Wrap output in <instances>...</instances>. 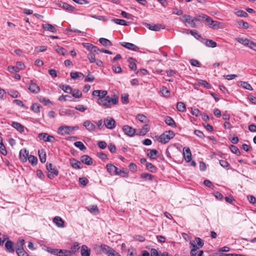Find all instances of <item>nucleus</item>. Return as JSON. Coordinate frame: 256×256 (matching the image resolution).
Segmentation results:
<instances>
[{
    "label": "nucleus",
    "instance_id": "7",
    "mask_svg": "<svg viewBox=\"0 0 256 256\" xmlns=\"http://www.w3.org/2000/svg\"><path fill=\"white\" fill-rule=\"evenodd\" d=\"M38 137L40 139L44 142H54L55 140V138L52 136L48 135L47 133L45 132L39 134Z\"/></svg>",
    "mask_w": 256,
    "mask_h": 256
},
{
    "label": "nucleus",
    "instance_id": "10",
    "mask_svg": "<svg viewBox=\"0 0 256 256\" xmlns=\"http://www.w3.org/2000/svg\"><path fill=\"white\" fill-rule=\"evenodd\" d=\"M106 126L109 129H113L116 127V122L112 118H108L104 120Z\"/></svg>",
    "mask_w": 256,
    "mask_h": 256
},
{
    "label": "nucleus",
    "instance_id": "11",
    "mask_svg": "<svg viewBox=\"0 0 256 256\" xmlns=\"http://www.w3.org/2000/svg\"><path fill=\"white\" fill-rule=\"evenodd\" d=\"M118 103V98L114 96V98H110L107 96V104L106 108H110L112 104L115 105Z\"/></svg>",
    "mask_w": 256,
    "mask_h": 256
},
{
    "label": "nucleus",
    "instance_id": "34",
    "mask_svg": "<svg viewBox=\"0 0 256 256\" xmlns=\"http://www.w3.org/2000/svg\"><path fill=\"white\" fill-rule=\"evenodd\" d=\"M236 40L240 44L248 47H250L252 42V41L247 38L244 39L242 38H236Z\"/></svg>",
    "mask_w": 256,
    "mask_h": 256
},
{
    "label": "nucleus",
    "instance_id": "50",
    "mask_svg": "<svg viewBox=\"0 0 256 256\" xmlns=\"http://www.w3.org/2000/svg\"><path fill=\"white\" fill-rule=\"evenodd\" d=\"M74 145L75 146L79 148L82 151H84L86 149V148L84 144L80 141L75 142L74 143Z\"/></svg>",
    "mask_w": 256,
    "mask_h": 256
},
{
    "label": "nucleus",
    "instance_id": "28",
    "mask_svg": "<svg viewBox=\"0 0 256 256\" xmlns=\"http://www.w3.org/2000/svg\"><path fill=\"white\" fill-rule=\"evenodd\" d=\"M158 154V151L156 150H148L147 156L152 159H156V156Z\"/></svg>",
    "mask_w": 256,
    "mask_h": 256
},
{
    "label": "nucleus",
    "instance_id": "62",
    "mask_svg": "<svg viewBox=\"0 0 256 256\" xmlns=\"http://www.w3.org/2000/svg\"><path fill=\"white\" fill-rule=\"evenodd\" d=\"M8 93L10 96L14 98L18 97V92L16 90H10L8 91Z\"/></svg>",
    "mask_w": 256,
    "mask_h": 256
},
{
    "label": "nucleus",
    "instance_id": "37",
    "mask_svg": "<svg viewBox=\"0 0 256 256\" xmlns=\"http://www.w3.org/2000/svg\"><path fill=\"white\" fill-rule=\"evenodd\" d=\"M136 118L142 123L146 124L148 122V118L142 114H138L136 116Z\"/></svg>",
    "mask_w": 256,
    "mask_h": 256
},
{
    "label": "nucleus",
    "instance_id": "58",
    "mask_svg": "<svg viewBox=\"0 0 256 256\" xmlns=\"http://www.w3.org/2000/svg\"><path fill=\"white\" fill-rule=\"evenodd\" d=\"M96 155L103 161H106L108 159L107 155L102 152H98L97 153Z\"/></svg>",
    "mask_w": 256,
    "mask_h": 256
},
{
    "label": "nucleus",
    "instance_id": "61",
    "mask_svg": "<svg viewBox=\"0 0 256 256\" xmlns=\"http://www.w3.org/2000/svg\"><path fill=\"white\" fill-rule=\"evenodd\" d=\"M39 100L40 101V102H42L46 106L48 105L51 104V102L49 99H48L44 97L41 96Z\"/></svg>",
    "mask_w": 256,
    "mask_h": 256
},
{
    "label": "nucleus",
    "instance_id": "18",
    "mask_svg": "<svg viewBox=\"0 0 256 256\" xmlns=\"http://www.w3.org/2000/svg\"><path fill=\"white\" fill-rule=\"evenodd\" d=\"M46 170L48 171L49 172L53 174L56 176H57L58 174V171L56 168L55 166H54L52 164H46Z\"/></svg>",
    "mask_w": 256,
    "mask_h": 256
},
{
    "label": "nucleus",
    "instance_id": "12",
    "mask_svg": "<svg viewBox=\"0 0 256 256\" xmlns=\"http://www.w3.org/2000/svg\"><path fill=\"white\" fill-rule=\"evenodd\" d=\"M28 151L26 148L22 149L20 152V158L22 162H26L28 156Z\"/></svg>",
    "mask_w": 256,
    "mask_h": 256
},
{
    "label": "nucleus",
    "instance_id": "42",
    "mask_svg": "<svg viewBox=\"0 0 256 256\" xmlns=\"http://www.w3.org/2000/svg\"><path fill=\"white\" fill-rule=\"evenodd\" d=\"M70 94L76 98H80L82 96V93L80 90L76 89H72Z\"/></svg>",
    "mask_w": 256,
    "mask_h": 256
},
{
    "label": "nucleus",
    "instance_id": "14",
    "mask_svg": "<svg viewBox=\"0 0 256 256\" xmlns=\"http://www.w3.org/2000/svg\"><path fill=\"white\" fill-rule=\"evenodd\" d=\"M183 155L187 162H190L192 160V154L188 148H184L183 149Z\"/></svg>",
    "mask_w": 256,
    "mask_h": 256
},
{
    "label": "nucleus",
    "instance_id": "31",
    "mask_svg": "<svg viewBox=\"0 0 256 256\" xmlns=\"http://www.w3.org/2000/svg\"><path fill=\"white\" fill-rule=\"evenodd\" d=\"M107 170L111 175H114V170H117V167L112 164H106Z\"/></svg>",
    "mask_w": 256,
    "mask_h": 256
},
{
    "label": "nucleus",
    "instance_id": "23",
    "mask_svg": "<svg viewBox=\"0 0 256 256\" xmlns=\"http://www.w3.org/2000/svg\"><path fill=\"white\" fill-rule=\"evenodd\" d=\"M150 130V126L148 124H145L142 129L138 130L136 134L139 136L145 135Z\"/></svg>",
    "mask_w": 256,
    "mask_h": 256
},
{
    "label": "nucleus",
    "instance_id": "43",
    "mask_svg": "<svg viewBox=\"0 0 256 256\" xmlns=\"http://www.w3.org/2000/svg\"><path fill=\"white\" fill-rule=\"evenodd\" d=\"M60 88L62 90L65 92L70 94L72 88L68 85L60 84Z\"/></svg>",
    "mask_w": 256,
    "mask_h": 256
},
{
    "label": "nucleus",
    "instance_id": "32",
    "mask_svg": "<svg viewBox=\"0 0 256 256\" xmlns=\"http://www.w3.org/2000/svg\"><path fill=\"white\" fill-rule=\"evenodd\" d=\"M166 123L172 127H176V124L174 121V120L170 116H166L165 117V120H164Z\"/></svg>",
    "mask_w": 256,
    "mask_h": 256
},
{
    "label": "nucleus",
    "instance_id": "35",
    "mask_svg": "<svg viewBox=\"0 0 256 256\" xmlns=\"http://www.w3.org/2000/svg\"><path fill=\"white\" fill-rule=\"evenodd\" d=\"M99 42L104 46L107 47L112 46V42L108 39L105 38H100Z\"/></svg>",
    "mask_w": 256,
    "mask_h": 256
},
{
    "label": "nucleus",
    "instance_id": "40",
    "mask_svg": "<svg viewBox=\"0 0 256 256\" xmlns=\"http://www.w3.org/2000/svg\"><path fill=\"white\" fill-rule=\"evenodd\" d=\"M0 152L4 155L6 156L7 154V151L6 150V147L2 142V138L0 136Z\"/></svg>",
    "mask_w": 256,
    "mask_h": 256
},
{
    "label": "nucleus",
    "instance_id": "60",
    "mask_svg": "<svg viewBox=\"0 0 256 256\" xmlns=\"http://www.w3.org/2000/svg\"><path fill=\"white\" fill-rule=\"evenodd\" d=\"M56 52L62 55H64L66 52V50L64 48L58 46L56 48Z\"/></svg>",
    "mask_w": 256,
    "mask_h": 256
},
{
    "label": "nucleus",
    "instance_id": "15",
    "mask_svg": "<svg viewBox=\"0 0 256 256\" xmlns=\"http://www.w3.org/2000/svg\"><path fill=\"white\" fill-rule=\"evenodd\" d=\"M120 44L122 46H124L128 50H134V51H137L139 49L138 46H137L135 44L130 43V42H122L120 43Z\"/></svg>",
    "mask_w": 256,
    "mask_h": 256
},
{
    "label": "nucleus",
    "instance_id": "45",
    "mask_svg": "<svg viewBox=\"0 0 256 256\" xmlns=\"http://www.w3.org/2000/svg\"><path fill=\"white\" fill-rule=\"evenodd\" d=\"M38 154L39 156L40 160L41 162L44 163L46 161V154L44 153V150H38Z\"/></svg>",
    "mask_w": 256,
    "mask_h": 256
},
{
    "label": "nucleus",
    "instance_id": "27",
    "mask_svg": "<svg viewBox=\"0 0 256 256\" xmlns=\"http://www.w3.org/2000/svg\"><path fill=\"white\" fill-rule=\"evenodd\" d=\"M12 126L20 132H24V126L19 122H14L12 124Z\"/></svg>",
    "mask_w": 256,
    "mask_h": 256
},
{
    "label": "nucleus",
    "instance_id": "20",
    "mask_svg": "<svg viewBox=\"0 0 256 256\" xmlns=\"http://www.w3.org/2000/svg\"><path fill=\"white\" fill-rule=\"evenodd\" d=\"M70 163L72 165V166L74 169H81L82 164L81 162L78 160H77L72 158L70 159Z\"/></svg>",
    "mask_w": 256,
    "mask_h": 256
},
{
    "label": "nucleus",
    "instance_id": "39",
    "mask_svg": "<svg viewBox=\"0 0 256 256\" xmlns=\"http://www.w3.org/2000/svg\"><path fill=\"white\" fill-rule=\"evenodd\" d=\"M129 62L128 66L132 70H136V65L135 62V60L132 58H130L128 60Z\"/></svg>",
    "mask_w": 256,
    "mask_h": 256
},
{
    "label": "nucleus",
    "instance_id": "24",
    "mask_svg": "<svg viewBox=\"0 0 256 256\" xmlns=\"http://www.w3.org/2000/svg\"><path fill=\"white\" fill-rule=\"evenodd\" d=\"M90 250L86 246L82 245V246L80 253L82 256H90Z\"/></svg>",
    "mask_w": 256,
    "mask_h": 256
},
{
    "label": "nucleus",
    "instance_id": "22",
    "mask_svg": "<svg viewBox=\"0 0 256 256\" xmlns=\"http://www.w3.org/2000/svg\"><path fill=\"white\" fill-rule=\"evenodd\" d=\"M83 125L90 132L94 131L96 128V126L88 120L84 122Z\"/></svg>",
    "mask_w": 256,
    "mask_h": 256
},
{
    "label": "nucleus",
    "instance_id": "47",
    "mask_svg": "<svg viewBox=\"0 0 256 256\" xmlns=\"http://www.w3.org/2000/svg\"><path fill=\"white\" fill-rule=\"evenodd\" d=\"M177 110L180 112H184L186 110V105L183 102H178L176 105Z\"/></svg>",
    "mask_w": 256,
    "mask_h": 256
},
{
    "label": "nucleus",
    "instance_id": "52",
    "mask_svg": "<svg viewBox=\"0 0 256 256\" xmlns=\"http://www.w3.org/2000/svg\"><path fill=\"white\" fill-rule=\"evenodd\" d=\"M28 160L29 162L33 166L36 165L38 162L37 158L32 155L29 156Z\"/></svg>",
    "mask_w": 256,
    "mask_h": 256
},
{
    "label": "nucleus",
    "instance_id": "19",
    "mask_svg": "<svg viewBox=\"0 0 256 256\" xmlns=\"http://www.w3.org/2000/svg\"><path fill=\"white\" fill-rule=\"evenodd\" d=\"M84 46L86 48L87 50L90 51L92 53L95 52L99 50L96 46L89 43H83Z\"/></svg>",
    "mask_w": 256,
    "mask_h": 256
},
{
    "label": "nucleus",
    "instance_id": "53",
    "mask_svg": "<svg viewBox=\"0 0 256 256\" xmlns=\"http://www.w3.org/2000/svg\"><path fill=\"white\" fill-rule=\"evenodd\" d=\"M240 86L244 88L250 90H252L253 88L252 86L246 82H240Z\"/></svg>",
    "mask_w": 256,
    "mask_h": 256
},
{
    "label": "nucleus",
    "instance_id": "1",
    "mask_svg": "<svg viewBox=\"0 0 256 256\" xmlns=\"http://www.w3.org/2000/svg\"><path fill=\"white\" fill-rule=\"evenodd\" d=\"M174 135V133L172 130L166 131L159 136L158 141L160 142L165 144L172 138Z\"/></svg>",
    "mask_w": 256,
    "mask_h": 256
},
{
    "label": "nucleus",
    "instance_id": "46",
    "mask_svg": "<svg viewBox=\"0 0 256 256\" xmlns=\"http://www.w3.org/2000/svg\"><path fill=\"white\" fill-rule=\"evenodd\" d=\"M98 102L99 105L106 108V104H108L107 96L105 98H98Z\"/></svg>",
    "mask_w": 256,
    "mask_h": 256
},
{
    "label": "nucleus",
    "instance_id": "6",
    "mask_svg": "<svg viewBox=\"0 0 256 256\" xmlns=\"http://www.w3.org/2000/svg\"><path fill=\"white\" fill-rule=\"evenodd\" d=\"M122 130L124 134L130 137L134 136L136 132V129L133 128L132 127L128 125L124 126Z\"/></svg>",
    "mask_w": 256,
    "mask_h": 256
},
{
    "label": "nucleus",
    "instance_id": "59",
    "mask_svg": "<svg viewBox=\"0 0 256 256\" xmlns=\"http://www.w3.org/2000/svg\"><path fill=\"white\" fill-rule=\"evenodd\" d=\"M190 34L193 36L195 38L198 40L202 39V36L200 34L198 33V32L196 30H190Z\"/></svg>",
    "mask_w": 256,
    "mask_h": 256
},
{
    "label": "nucleus",
    "instance_id": "21",
    "mask_svg": "<svg viewBox=\"0 0 256 256\" xmlns=\"http://www.w3.org/2000/svg\"><path fill=\"white\" fill-rule=\"evenodd\" d=\"M202 43H204L206 46L214 48L216 46V43L212 40L204 39L202 38V40H200Z\"/></svg>",
    "mask_w": 256,
    "mask_h": 256
},
{
    "label": "nucleus",
    "instance_id": "29",
    "mask_svg": "<svg viewBox=\"0 0 256 256\" xmlns=\"http://www.w3.org/2000/svg\"><path fill=\"white\" fill-rule=\"evenodd\" d=\"M72 252L69 250L58 249V256H71Z\"/></svg>",
    "mask_w": 256,
    "mask_h": 256
},
{
    "label": "nucleus",
    "instance_id": "13",
    "mask_svg": "<svg viewBox=\"0 0 256 256\" xmlns=\"http://www.w3.org/2000/svg\"><path fill=\"white\" fill-rule=\"evenodd\" d=\"M5 248L7 252L14 253L15 251L14 243L10 240H8L5 243Z\"/></svg>",
    "mask_w": 256,
    "mask_h": 256
},
{
    "label": "nucleus",
    "instance_id": "57",
    "mask_svg": "<svg viewBox=\"0 0 256 256\" xmlns=\"http://www.w3.org/2000/svg\"><path fill=\"white\" fill-rule=\"evenodd\" d=\"M198 83L202 86H203L204 88L210 89L211 88L210 84L208 83L206 80H198Z\"/></svg>",
    "mask_w": 256,
    "mask_h": 256
},
{
    "label": "nucleus",
    "instance_id": "55",
    "mask_svg": "<svg viewBox=\"0 0 256 256\" xmlns=\"http://www.w3.org/2000/svg\"><path fill=\"white\" fill-rule=\"evenodd\" d=\"M70 76L73 79H76L80 76L82 78L84 76V74L82 72H71L70 74Z\"/></svg>",
    "mask_w": 256,
    "mask_h": 256
},
{
    "label": "nucleus",
    "instance_id": "5",
    "mask_svg": "<svg viewBox=\"0 0 256 256\" xmlns=\"http://www.w3.org/2000/svg\"><path fill=\"white\" fill-rule=\"evenodd\" d=\"M25 68L24 64L21 62H18L15 66H8V70L10 73L18 72L20 70H24Z\"/></svg>",
    "mask_w": 256,
    "mask_h": 256
},
{
    "label": "nucleus",
    "instance_id": "63",
    "mask_svg": "<svg viewBox=\"0 0 256 256\" xmlns=\"http://www.w3.org/2000/svg\"><path fill=\"white\" fill-rule=\"evenodd\" d=\"M195 242L196 243V245L199 246V248H202L204 246V243L202 240L198 237L195 238Z\"/></svg>",
    "mask_w": 256,
    "mask_h": 256
},
{
    "label": "nucleus",
    "instance_id": "4",
    "mask_svg": "<svg viewBox=\"0 0 256 256\" xmlns=\"http://www.w3.org/2000/svg\"><path fill=\"white\" fill-rule=\"evenodd\" d=\"M206 24L212 29H220L224 28V24L218 21L214 20L210 16H208L206 19Z\"/></svg>",
    "mask_w": 256,
    "mask_h": 256
},
{
    "label": "nucleus",
    "instance_id": "51",
    "mask_svg": "<svg viewBox=\"0 0 256 256\" xmlns=\"http://www.w3.org/2000/svg\"><path fill=\"white\" fill-rule=\"evenodd\" d=\"M230 150L231 152L236 154L237 156H240V152L239 149L235 146L234 145H230Z\"/></svg>",
    "mask_w": 256,
    "mask_h": 256
},
{
    "label": "nucleus",
    "instance_id": "30",
    "mask_svg": "<svg viewBox=\"0 0 256 256\" xmlns=\"http://www.w3.org/2000/svg\"><path fill=\"white\" fill-rule=\"evenodd\" d=\"M24 244V239H22L20 240H18L16 242V252L19 251V250H23Z\"/></svg>",
    "mask_w": 256,
    "mask_h": 256
},
{
    "label": "nucleus",
    "instance_id": "49",
    "mask_svg": "<svg viewBox=\"0 0 256 256\" xmlns=\"http://www.w3.org/2000/svg\"><path fill=\"white\" fill-rule=\"evenodd\" d=\"M42 106L36 103L33 104L30 108V109L36 113H38L40 112V108Z\"/></svg>",
    "mask_w": 256,
    "mask_h": 256
},
{
    "label": "nucleus",
    "instance_id": "36",
    "mask_svg": "<svg viewBox=\"0 0 256 256\" xmlns=\"http://www.w3.org/2000/svg\"><path fill=\"white\" fill-rule=\"evenodd\" d=\"M44 250L51 254L58 256V248H52L50 247L44 246Z\"/></svg>",
    "mask_w": 256,
    "mask_h": 256
},
{
    "label": "nucleus",
    "instance_id": "8",
    "mask_svg": "<svg viewBox=\"0 0 256 256\" xmlns=\"http://www.w3.org/2000/svg\"><path fill=\"white\" fill-rule=\"evenodd\" d=\"M56 4L60 8H63L64 10L68 11L70 12H73L75 8L72 6L71 5L62 1H58Z\"/></svg>",
    "mask_w": 256,
    "mask_h": 256
},
{
    "label": "nucleus",
    "instance_id": "17",
    "mask_svg": "<svg viewBox=\"0 0 256 256\" xmlns=\"http://www.w3.org/2000/svg\"><path fill=\"white\" fill-rule=\"evenodd\" d=\"M28 89L34 94H38L40 92V87L36 84L32 82V81H31Z\"/></svg>",
    "mask_w": 256,
    "mask_h": 256
},
{
    "label": "nucleus",
    "instance_id": "3",
    "mask_svg": "<svg viewBox=\"0 0 256 256\" xmlns=\"http://www.w3.org/2000/svg\"><path fill=\"white\" fill-rule=\"evenodd\" d=\"M78 126H61L58 128V132L61 135L70 134L74 130H78Z\"/></svg>",
    "mask_w": 256,
    "mask_h": 256
},
{
    "label": "nucleus",
    "instance_id": "33",
    "mask_svg": "<svg viewBox=\"0 0 256 256\" xmlns=\"http://www.w3.org/2000/svg\"><path fill=\"white\" fill-rule=\"evenodd\" d=\"M42 28L48 30L52 32H56V28L51 24H46L42 25Z\"/></svg>",
    "mask_w": 256,
    "mask_h": 256
},
{
    "label": "nucleus",
    "instance_id": "48",
    "mask_svg": "<svg viewBox=\"0 0 256 256\" xmlns=\"http://www.w3.org/2000/svg\"><path fill=\"white\" fill-rule=\"evenodd\" d=\"M160 92L166 98L169 96L170 94V90L165 86H162L160 90Z\"/></svg>",
    "mask_w": 256,
    "mask_h": 256
},
{
    "label": "nucleus",
    "instance_id": "64",
    "mask_svg": "<svg viewBox=\"0 0 256 256\" xmlns=\"http://www.w3.org/2000/svg\"><path fill=\"white\" fill-rule=\"evenodd\" d=\"M98 146L101 149H105L107 146V144L104 141H99L98 142Z\"/></svg>",
    "mask_w": 256,
    "mask_h": 256
},
{
    "label": "nucleus",
    "instance_id": "9",
    "mask_svg": "<svg viewBox=\"0 0 256 256\" xmlns=\"http://www.w3.org/2000/svg\"><path fill=\"white\" fill-rule=\"evenodd\" d=\"M145 26L148 29L154 30V31H159L161 29H164L165 26L162 24H150L146 23L144 24Z\"/></svg>",
    "mask_w": 256,
    "mask_h": 256
},
{
    "label": "nucleus",
    "instance_id": "2",
    "mask_svg": "<svg viewBox=\"0 0 256 256\" xmlns=\"http://www.w3.org/2000/svg\"><path fill=\"white\" fill-rule=\"evenodd\" d=\"M102 252L108 256H121L114 249L104 244H102L100 246Z\"/></svg>",
    "mask_w": 256,
    "mask_h": 256
},
{
    "label": "nucleus",
    "instance_id": "26",
    "mask_svg": "<svg viewBox=\"0 0 256 256\" xmlns=\"http://www.w3.org/2000/svg\"><path fill=\"white\" fill-rule=\"evenodd\" d=\"M112 22L116 23L117 24L121 26H130V22L126 21L124 20L118 19V18H112Z\"/></svg>",
    "mask_w": 256,
    "mask_h": 256
},
{
    "label": "nucleus",
    "instance_id": "54",
    "mask_svg": "<svg viewBox=\"0 0 256 256\" xmlns=\"http://www.w3.org/2000/svg\"><path fill=\"white\" fill-rule=\"evenodd\" d=\"M180 20L184 23H189L192 16L190 15L184 14L180 18Z\"/></svg>",
    "mask_w": 256,
    "mask_h": 256
},
{
    "label": "nucleus",
    "instance_id": "25",
    "mask_svg": "<svg viewBox=\"0 0 256 256\" xmlns=\"http://www.w3.org/2000/svg\"><path fill=\"white\" fill-rule=\"evenodd\" d=\"M53 221L58 227L64 228V220L58 216H55Z\"/></svg>",
    "mask_w": 256,
    "mask_h": 256
},
{
    "label": "nucleus",
    "instance_id": "16",
    "mask_svg": "<svg viewBox=\"0 0 256 256\" xmlns=\"http://www.w3.org/2000/svg\"><path fill=\"white\" fill-rule=\"evenodd\" d=\"M80 160L82 162L88 166H90L92 164V158L88 155H83L81 156Z\"/></svg>",
    "mask_w": 256,
    "mask_h": 256
},
{
    "label": "nucleus",
    "instance_id": "41",
    "mask_svg": "<svg viewBox=\"0 0 256 256\" xmlns=\"http://www.w3.org/2000/svg\"><path fill=\"white\" fill-rule=\"evenodd\" d=\"M146 169L150 172H155L156 168L150 162H146Z\"/></svg>",
    "mask_w": 256,
    "mask_h": 256
},
{
    "label": "nucleus",
    "instance_id": "44",
    "mask_svg": "<svg viewBox=\"0 0 256 256\" xmlns=\"http://www.w3.org/2000/svg\"><path fill=\"white\" fill-rule=\"evenodd\" d=\"M154 178V176L152 174H149L148 173H142L140 175V178L142 179H144L145 180H148L150 181H152Z\"/></svg>",
    "mask_w": 256,
    "mask_h": 256
},
{
    "label": "nucleus",
    "instance_id": "56",
    "mask_svg": "<svg viewBox=\"0 0 256 256\" xmlns=\"http://www.w3.org/2000/svg\"><path fill=\"white\" fill-rule=\"evenodd\" d=\"M235 14L239 17L246 18L248 16V14L244 10H239L235 12Z\"/></svg>",
    "mask_w": 256,
    "mask_h": 256
},
{
    "label": "nucleus",
    "instance_id": "38",
    "mask_svg": "<svg viewBox=\"0 0 256 256\" xmlns=\"http://www.w3.org/2000/svg\"><path fill=\"white\" fill-rule=\"evenodd\" d=\"M86 209L91 213L98 214L99 212L98 209L96 205H92L86 207Z\"/></svg>",
    "mask_w": 256,
    "mask_h": 256
}]
</instances>
